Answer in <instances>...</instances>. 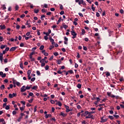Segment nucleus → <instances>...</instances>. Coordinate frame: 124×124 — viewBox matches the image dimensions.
<instances>
[{
	"mask_svg": "<svg viewBox=\"0 0 124 124\" xmlns=\"http://www.w3.org/2000/svg\"><path fill=\"white\" fill-rule=\"evenodd\" d=\"M72 35H73L72 38H76L77 36V33L74 30H73L71 31Z\"/></svg>",
	"mask_w": 124,
	"mask_h": 124,
	"instance_id": "obj_1",
	"label": "nucleus"
},
{
	"mask_svg": "<svg viewBox=\"0 0 124 124\" xmlns=\"http://www.w3.org/2000/svg\"><path fill=\"white\" fill-rule=\"evenodd\" d=\"M16 95H17V94L15 93H13V94L10 93L9 94L10 98H13V97H14V96H16Z\"/></svg>",
	"mask_w": 124,
	"mask_h": 124,
	"instance_id": "obj_2",
	"label": "nucleus"
},
{
	"mask_svg": "<svg viewBox=\"0 0 124 124\" xmlns=\"http://www.w3.org/2000/svg\"><path fill=\"white\" fill-rule=\"evenodd\" d=\"M25 87L26 86L24 85L21 88L20 91L21 92V93H24V92H26V91H27Z\"/></svg>",
	"mask_w": 124,
	"mask_h": 124,
	"instance_id": "obj_3",
	"label": "nucleus"
},
{
	"mask_svg": "<svg viewBox=\"0 0 124 124\" xmlns=\"http://www.w3.org/2000/svg\"><path fill=\"white\" fill-rule=\"evenodd\" d=\"M0 76L2 77V78H4V77H6V74H3V72H0Z\"/></svg>",
	"mask_w": 124,
	"mask_h": 124,
	"instance_id": "obj_4",
	"label": "nucleus"
},
{
	"mask_svg": "<svg viewBox=\"0 0 124 124\" xmlns=\"http://www.w3.org/2000/svg\"><path fill=\"white\" fill-rule=\"evenodd\" d=\"M93 115L88 114V115L86 116L85 119H91V118H93Z\"/></svg>",
	"mask_w": 124,
	"mask_h": 124,
	"instance_id": "obj_5",
	"label": "nucleus"
},
{
	"mask_svg": "<svg viewBox=\"0 0 124 124\" xmlns=\"http://www.w3.org/2000/svg\"><path fill=\"white\" fill-rule=\"evenodd\" d=\"M101 122L102 123H105V122H107V121H108V118H106V119H103V117H102L101 119Z\"/></svg>",
	"mask_w": 124,
	"mask_h": 124,
	"instance_id": "obj_6",
	"label": "nucleus"
},
{
	"mask_svg": "<svg viewBox=\"0 0 124 124\" xmlns=\"http://www.w3.org/2000/svg\"><path fill=\"white\" fill-rule=\"evenodd\" d=\"M17 49V47H12L10 49V52H13V51H15Z\"/></svg>",
	"mask_w": 124,
	"mask_h": 124,
	"instance_id": "obj_7",
	"label": "nucleus"
},
{
	"mask_svg": "<svg viewBox=\"0 0 124 124\" xmlns=\"http://www.w3.org/2000/svg\"><path fill=\"white\" fill-rule=\"evenodd\" d=\"M61 21H63V19H62V17H60L57 22V25H59L61 23Z\"/></svg>",
	"mask_w": 124,
	"mask_h": 124,
	"instance_id": "obj_8",
	"label": "nucleus"
},
{
	"mask_svg": "<svg viewBox=\"0 0 124 124\" xmlns=\"http://www.w3.org/2000/svg\"><path fill=\"white\" fill-rule=\"evenodd\" d=\"M52 117V115L51 114H46L45 115L46 119H48V118H51Z\"/></svg>",
	"mask_w": 124,
	"mask_h": 124,
	"instance_id": "obj_9",
	"label": "nucleus"
},
{
	"mask_svg": "<svg viewBox=\"0 0 124 124\" xmlns=\"http://www.w3.org/2000/svg\"><path fill=\"white\" fill-rule=\"evenodd\" d=\"M2 60H3V57L2 56V54H0V61L1 62H2Z\"/></svg>",
	"mask_w": 124,
	"mask_h": 124,
	"instance_id": "obj_10",
	"label": "nucleus"
},
{
	"mask_svg": "<svg viewBox=\"0 0 124 124\" xmlns=\"http://www.w3.org/2000/svg\"><path fill=\"white\" fill-rule=\"evenodd\" d=\"M30 59L31 60V62H35V59L34 58H32V56H29Z\"/></svg>",
	"mask_w": 124,
	"mask_h": 124,
	"instance_id": "obj_11",
	"label": "nucleus"
},
{
	"mask_svg": "<svg viewBox=\"0 0 124 124\" xmlns=\"http://www.w3.org/2000/svg\"><path fill=\"white\" fill-rule=\"evenodd\" d=\"M60 116H62V117H66V115H65V114H64V113L62 112H61Z\"/></svg>",
	"mask_w": 124,
	"mask_h": 124,
	"instance_id": "obj_12",
	"label": "nucleus"
},
{
	"mask_svg": "<svg viewBox=\"0 0 124 124\" xmlns=\"http://www.w3.org/2000/svg\"><path fill=\"white\" fill-rule=\"evenodd\" d=\"M0 27L1 28V30H4L5 29V25H0Z\"/></svg>",
	"mask_w": 124,
	"mask_h": 124,
	"instance_id": "obj_13",
	"label": "nucleus"
},
{
	"mask_svg": "<svg viewBox=\"0 0 124 124\" xmlns=\"http://www.w3.org/2000/svg\"><path fill=\"white\" fill-rule=\"evenodd\" d=\"M83 2H84V0H80L78 2V4L81 5V4H83Z\"/></svg>",
	"mask_w": 124,
	"mask_h": 124,
	"instance_id": "obj_14",
	"label": "nucleus"
},
{
	"mask_svg": "<svg viewBox=\"0 0 124 124\" xmlns=\"http://www.w3.org/2000/svg\"><path fill=\"white\" fill-rule=\"evenodd\" d=\"M84 117H87V115H88L89 114V111H86L84 113Z\"/></svg>",
	"mask_w": 124,
	"mask_h": 124,
	"instance_id": "obj_15",
	"label": "nucleus"
},
{
	"mask_svg": "<svg viewBox=\"0 0 124 124\" xmlns=\"http://www.w3.org/2000/svg\"><path fill=\"white\" fill-rule=\"evenodd\" d=\"M56 104L58 105V106H60V107H61L62 106V103L61 102V101L58 102Z\"/></svg>",
	"mask_w": 124,
	"mask_h": 124,
	"instance_id": "obj_16",
	"label": "nucleus"
},
{
	"mask_svg": "<svg viewBox=\"0 0 124 124\" xmlns=\"http://www.w3.org/2000/svg\"><path fill=\"white\" fill-rule=\"evenodd\" d=\"M77 88H78V89H81V88H82V85L78 83L77 85Z\"/></svg>",
	"mask_w": 124,
	"mask_h": 124,
	"instance_id": "obj_17",
	"label": "nucleus"
},
{
	"mask_svg": "<svg viewBox=\"0 0 124 124\" xmlns=\"http://www.w3.org/2000/svg\"><path fill=\"white\" fill-rule=\"evenodd\" d=\"M82 35H84V34H85V33H86V31H85L84 29H82Z\"/></svg>",
	"mask_w": 124,
	"mask_h": 124,
	"instance_id": "obj_18",
	"label": "nucleus"
},
{
	"mask_svg": "<svg viewBox=\"0 0 124 124\" xmlns=\"http://www.w3.org/2000/svg\"><path fill=\"white\" fill-rule=\"evenodd\" d=\"M0 90H4L5 86L4 85H2L0 87Z\"/></svg>",
	"mask_w": 124,
	"mask_h": 124,
	"instance_id": "obj_19",
	"label": "nucleus"
},
{
	"mask_svg": "<svg viewBox=\"0 0 124 124\" xmlns=\"http://www.w3.org/2000/svg\"><path fill=\"white\" fill-rule=\"evenodd\" d=\"M20 102L23 104V106L25 107V106L26 105V102L24 101H21Z\"/></svg>",
	"mask_w": 124,
	"mask_h": 124,
	"instance_id": "obj_20",
	"label": "nucleus"
},
{
	"mask_svg": "<svg viewBox=\"0 0 124 124\" xmlns=\"http://www.w3.org/2000/svg\"><path fill=\"white\" fill-rule=\"evenodd\" d=\"M34 12L36 14H37V13H38V12H39V10L35 9V10H34Z\"/></svg>",
	"mask_w": 124,
	"mask_h": 124,
	"instance_id": "obj_21",
	"label": "nucleus"
},
{
	"mask_svg": "<svg viewBox=\"0 0 124 124\" xmlns=\"http://www.w3.org/2000/svg\"><path fill=\"white\" fill-rule=\"evenodd\" d=\"M50 42H51V44H52V45H54V44H55V42H54V39H51V41H50Z\"/></svg>",
	"mask_w": 124,
	"mask_h": 124,
	"instance_id": "obj_22",
	"label": "nucleus"
},
{
	"mask_svg": "<svg viewBox=\"0 0 124 124\" xmlns=\"http://www.w3.org/2000/svg\"><path fill=\"white\" fill-rule=\"evenodd\" d=\"M31 70H29L27 72L28 75H31Z\"/></svg>",
	"mask_w": 124,
	"mask_h": 124,
	"instance_id": "obj_23",
	"label": "nucleus"
},
{
	"mask_svg": "<svg viewBox=\"0 0 124 124\" xmlns=\"http://www.w3.org/2000/svg\"><path fill=\"white\" fill-rule=\"evenodd\" d=\"M37 85H35L32 88V90H37Z\"/></svg>",
	"mask_w": 124,
	"mask_h": 124,
	"instance_id": "obj_24",
	"label": "nucleus"
},
{
	"mask_svg": "<svg viewBox=\"0 0 124 124\" xmlns=\"http://www.w3.org/2000/svg\"><path fill=\"white\" fill-rule=\"evenodd\" d=\"M6 45H1L0 46V49H4V48H5Z\"/></svg>",
	"mask_w": 124,
	"mask_h": 124,
	"instance_id": "obj_25",
	"label": "nucleus"
},
{
	"mask_svg": "<svg viewBox=\"0 0 124 124\" xmlns=\"http://www.w3.org/2000/svg\"><path fill=\"white\" fill-rule=\"evenodd\" d=\"M45 68L46 70H48V69H49V66L48 65H46L45 67Z\"/></svg>",
	"mask_w": 124,
	"mask_h": 124,
	"instance_id": "obj_26",
	"label": "nucleus"
},
{
	"mask_svg": "<svg viewBox=\"0 0 124 124\" xmlns=\"http://www.w3.org/2000/svg\"><path fill=\"white\" fill-rule=\"evenodd\" d=\"M20 109L21 111H24V110H25V106L23 107H20Z\"/></svg>",
	"mask_w": 124,
	"mask_h": 124,
	"instance_id": "obj_27",
	"label": "nucleus"
},
{
	"mask_svg": "<svg viewBox=\"0 0 124 124\" xmlns=\"http://www.w3.org/2000/svg\"><path fill=\"white\" fill-rule=\"evenodd\" d=\"M54 47L55 46H54L53 45L50 46L49 47V50H52Z\"/></svg>",
	"mask_w": 124,
	"mask_h": 124,
	"instance_id": "obj_28",
	"label": "nucleus"
},
{
	"mask_svg": "<svg viewBox=\"0 0 124 124\" xmlns=\"http://www.w3.org/2000/svg\"><path fill=\"white\" fill-rule=\"evenodd\" d=\"M10 107H9V106H6V107H5V109L6 110H9Z\"/></svg>",
	"mask_w": 124,
	"mask_h": 124,
	"instance_id": "obj_29",
	"label": "nucleus"
},
{
	"mask_svg": "<svg viewBox=\"0 0 124 124\" xmlns=\"http://www.w3.org/2000/svg\"><path fill=\"white\" fill-rule=\"evenodd\" d=\"M44 49V46L42 45L40 47V50H43Z\"/></svg>",
	"mask_w": 124,
	"mask_h": 124,
	"instance_id": "obj_30",
	"label": "nucleus"
},
{
	"mask_svg": "<svg viewBox=\"0 0 124 124\" xmlns=\"http://www.w3.org/2000/svg\"><path fill=\"white\" fill-rule=\"evenodd\" d=\"M109 119H110V120H114V117L112 116H108Z\"/></svg>",
	"mask_w": 124,
	"mask_h": 124,
	"instance_id": "obj_31",
	"label": "nucleus"
},
{
	"mask_svg": "<svg viewBox=\"0 0 124 124\" xmlns=\"http://www.w3.org/2000/svg\"><path fill=\"white\" fill-rule=\"evenodd\" d=\"M68 72H69V73H70V74H72V73H73V71L72 70H70L68 71Z\"/></svg>",
	"mask_w": 124,
	"mask_h": 124,
	"instance_id": "obj_32",
	"label": "nucleus"
},
{
	"mask_svg": "<svg viewBox=\"0 0 124 124\" xmlns=\"http://www.w3.org/2000/svg\"><path fill=\"white\" fill-rule=\"evenodd\" d=\"M113 116L114 118H116V119H118V118H120V116L119 115H114Z\"/></svg>",
	"mask_w": 124,
	"mask_h": 124,
	"instance_id": "obj_33",
	"label": "nucleus"
},
{
	"mask_svg": "<svg viewBox=\"0 0 124 124\" xmlns=\"http://www.w3.org/2000/svg\"><path fill=\"white\" fill-rule=\"evenodd\" d=\"M34 81H35V78H31V82H34Z\"/></svg>",
	"mask_w": 124,
	"mask_h": 124,
	"instance_id": "obj_34",
	"label": "nucleus"
},
{
	"mask_svg": "<svg viewBox=\"0 0 124 124\" xmlns=\"http://www.w3.org/2000/svg\"><path fill=\"white\" fill-rule=\"evenodd\" d=\"M36 73L37 74V75H41V73H40V72L39 71H36Z\"/></svg>",
	"mask_w": 124,
	"mask_h": 124,
	"instance_id": "obj_35",
	"label": "nucleus"
},
{
	"mask_svg": "<svg viewBox=\"0 0 124 124\" xmlns=\"http://www.w3.org/2000/svg\"><path fill=\"white\" fill-rule=\"evenodd\" d=\"M20 67L22 69H24V67L23 66V63H20Z\"/></svg>",
	"mask_w": 124,
	"mask_h": 124,
	"instance_id": "obj_36",
	"label": "nucleus"
},
{
	"mask_svg": "<svg viewBox=\"0 0 124 124\" xmlns=\"http://www.w3.org/2000/svg\"><path fill=\"white\" fill-rule=\"evenodd\" d=\"M60 8L61 10H62L63 9V7L62 6V4L60 5Z\"/></svg>",
	"mask_w": 124,
	"mask_h": 124,
	"instance_id": "obj_37",
	"label": "nucleus"
},
{
	"mask_svg": "<svg viewBox=\"0 0 124 124\" xmlns=\"http://www.w3.org/2000/svg\"><path fill=\"white\" fill-rule=\"evenodd\" d=\"M107 93L108 96H111V92H107Z\"/></svg>",
	"mask_w": 124,
	"mask_h": 124,
	"instance_id": "obj_38",
	"label": "nucleus"
},
{
	"mask_svg": "<svg viewBox=\"0 0 124 124\" xmlns=\"http://www.w3.org/2000/svg\"><path fill=\"white\" fill-rule=\"evenodd\" d=\"M50 103H51V104H55V101H54L53 100H51Z\"/></svg>",
	"mask_w": 124,
	"mask_h": 124,
	"instance_id": "obj_39",
	"label": "nucleus"
},
{
	"mask_svg": "<svg viewBox=\"0 0 124 124\" xmlns=\"http://www.w3.org/2000/svg\"><path fill=\"white\" fill-rule=\"evenodd\" d=\"M64 14V11H62L60 12V15H63Z\"/></svg>",
	"mask_w": 124,
	"mask_h": 124,
	"instance_id": "obj_40",
	"label": "nucleus"
},
{
	"mask_svg": "<svg viewBox=\"0 0 124 124\" xmlns=\"http://www.w3.org/2000/svg\"><path fill=\"white\" fill-rule=\"evenodd\" d=\"M3 101V102H7V98H4Z\"/></svg>",
	"mask_w": 124,
	"mask_h": 124,
	"instance_id": "obj_41",
	"label": "nucleus"
},
{
	"mask_svg": "<svg viewBox=\"0 0 124 124\" xmlns=\"http://www.w3.org/2000/svg\"><path fill=\"white\" fill-rule=\"evenodd\" d=\"M61 62H62V61H61V60H58V61H57V63H58V64H61Z\"/></svg>",
	"mask_w": 124,
	"mask_h": 124,
	"instance_id": "obj_42",
	"label": "nucleus"
},
{
	"mask_svg": "<svg viewBox=\"0 0 124 124\" xmlns=\"http://www.w3.org/2000/svg\"><path fill=\"white\" fill-rule=\"evenodd\" d=\"M63 28L66 29L67 28H68V26L64 24L63 26Z\"/></svg>",
	"mask_w": 124,
	"mask_h": 124,
	"instance_id": "obj_43",
	"label": "nucleus"
},
{
	"mask_svg": "<svg viewBox=\"0 0 124 124\" xmlns=\"http://www.w3.org/2000/svg\"><path fill=\"white\" fill-rule=\"evenodd\" d=\"M3 40V37L0 36V42H1Z\"/></svg>",
	"mask_w": 124,
	"mask_h": 124,
	"instance_id": "obj_44",
	"label": "nucleus"
},
{
	"mask_svg": "<svg viewBox=\"0 0 124 124\" xmlns=\"http://www.w3.org/2000/svg\"><path fill=\"white\" fill-rule=\"evenodd\" d=\"M43 66H45V62H42L41 63V67H43Z\"/></svg>",
	"mask_w": 124,
	"mask_h": 124,
	"instance_id": "obj_45",
	"label": "nucleus"
},
{
	"mask_svg": "<svg viewBox=\"0 0 124 124\" xmlns=\"http://www.w3.org/2000/svg\"><path fill=\"white\" fill-rule=\"evenodd\" d=\"M57 73H58V74H62V72H61L60 70H59L57 71Z\"/></svg>",
	"mask_w": 124,
	"mask_h": 124,
	"instance_id": "obj_46",
	"label": "nucleus"
},
{
	"mask_svg": "<svg viewBox=\"0 0 124 124\" xmlns=\"http://www.w3.org/2000/svg\"><path fill=\"white\" fill-rule=\"evenodd\" d=\"M24 45H25L24 44V43H21L20 44V47H24Z\"/></svg>",
	"mask_w": 124,
	"mask_h": 124,
	"instance_id": "obj_47",
	"label": "nucleus"
},
{
	"mask_svg": "<svg viewBox=\"0 0 124 124\" xmlns=\"http://www.w3.org/2000/svg\"><path fill=\"white\" fill-rule=\"evenodd\" d=\"M78 64L76 63L75 64V68H78Z\"/></svg>",
	"mask_w": 124,
	"mask_h": 124,
	"instance_id": "obj_48",
	"label": "nucleus"
},
{
	"mask_svg": "<svg viewBox=\"0 0 124 124\" xmlns=\"http://www.w3.org/2000/svg\"><path fill=\"white\" fill-rule=\"evenodd\" d=\"M96 99L97 100V102H99V101H100L101 99L99 98V97H96Z\"/></svg>",
	"mask_w": 124,
	"mask_h": 124,
	"instance_id": "obj_49",
	"label": "nucleus"
},
{
	"mask_svg": "<svg viewBox=\"0 0 124 124\" xmlns=\"http://www.w3.org/2000/svg\"><path fill=\"white\" fill-rule=\"evenodd\" d=\"M44 39H45V40H48V36H45Z\"/></svg>",
	"mask_w": 124,
	"mask_h": 124,
	"instance_id": "obj_50",
	"label": "nucleus"
},
{
	"mask_svg": "<svg viewBox=\"0 0 124 124\" xmlns=\"http://www.w3.org/2000/svg\"><path fill=\"white\" fill-rule=\"evenodd\" d=\"M45 62V60L44 59H43L40 60V62L42 63V62Z\"/></svg>",
	"mask_w": 124,
	"mask_h": 124,
	"instance_id": "obj_51",
	"label": "nucleus"
},
{
	"mask_svg": "<svg viewBox=\"0 0 124 124\" xmlns=\"http://www.w3.org/2000/svg\"><path fill=\"white\" fill-rule=\"evenodd\" d=\"M78 15L79 16H80V17H83L84 16L82 15V13H78Z\"/></svg>",
	"mask_w": 124,
	"mask_h": 124,
	"instance_id": "obj_52",
	"label": "nucleus"
},
{
	"mask_svg": "<svg viewBox=\"0 0 124 124\" xmlns=\"http://www.w3.org/2000/svg\"><path fill=\"white\" fill-rule=\"evenodd\" d=\"M0 123H4V119H0Z\"/></svg>",
	"mask_w": 124,
	"mask_h": 124,
	"instance_id": "obj_53",
	"label": "nucleus"
},
{
	"mask_svg": "<svg viewBox=\"0 0 124 124\" xmlns=\"http://www.w3.org/2000/svg\"><path fill=\"white\" fill-rule=\"evenodd\" d=\"M29 103H31L32 101H33V99H31V100L28 101Z\"/></svg>",
	"mask_w": 124,
	"mask_h": 124,
	"instance_id": "obj_54",
	"label": "nucleus"
},
{
	"mask_svg": "<svg viewBox=\"0 0 124 124\" xmlns=\"http://www.w3.org/2000/svg\"><path fill=\"white\" fill-rule=\"evenodd\" d=\"M4 62H5L6 63L8 62V59H5L4 60Z\"/></svg>",
	"mask_w": 124,
	"mask_h": 124,
	"instance_id": "obj_55",
	"label": "nucleus"
},
{
	"mask_svg": "<svg viewBox=\"0 0 124 124\" xmlns=\"http://www.w3.org/2000/svg\"><path fill=\"white\" fill-rule=\"evenodd\" d=\"M77 108L78 109H81V108H82L80 106V105H78L77 106Z\"/></svg>",
	"mask_w": 124,
	"mask_h": 124,
	"instance_id": "obj_56",
	"label": "nucleus"
},
{
	"mask_svg": "<svg viewBox=\"0 0 124 124\" xmlns=\"http://www.w3.org/2000/svg\"><path fill=\"white\" fill-rule=\"evenodd\" d=\"M119 81H120V82H123V81H124V78H121L119 79Z\"/></svg>",
	"mask_w": 124,
	"mask_h": 124,
	"instance_id": "obj_57",
	"label": "nucleus"
},
{
	"mask_svg": "<svg viewBox=\"0 0 124 124\" xmlns=\"http://www.w3.org/2000/svg\"><path fill=\"white\" fill-rule=\"evenodd\" d=\"M16 85L18 86V87H19V86H20V82L16 81Z\"/></svg>",
	"mask_w": 124,
	"mask_h": 124,
	"instance_id": "obj_58",
	"label": "nucleus"
},
{
	"mask_svg": "<svg viewBox=\"0 0 124 124\" xmlns=\"http://www.w3.org/2000/svg\"><path fill=\"white\" fill-rule=\"evenodd\" d=\"M30 34H31V32L28 31L27 33H26V35L27 36H29L30 35Z\"/></svg>",
	"mask_w": 124,
	"mask_h": 124,
	"instance_id": "obj_59",
	"label": "nucleus"
},
{
	"mask_svg": "<svg viewBox=\"0 0 124 124\" xmlns=\"http://www.w3.org/2000/svg\"><path fill=\"white\" fill-rule=\"evenodd\" d=\"M29 96H32V95H33V93H29Z\"/></svg>",
	"mask_w": 124,
	"mask_h": 124,
	"instance_id": "obj_60",
	"label": "nucleus"
},
{
	"mask_svg": "<svg viewBox=\"0 0 124 124\" xmlns=\"http://www.w3.org/2000/svg\"><path fill=\"white\" fill-rule=\"evenodd\" d=\"M30 89H31V86H27L26 87V90H30Z\"/></svg>",
	"mask_w": 124,
	"mask_h": 124,
	"instance_id": "obj_61",
	"label": "nucleus"
},
{
	"mask_svg": "<svg viewBox=\"0 0 124 124\" xmlns=\"http://www.w3.org/2000/svg\"><path fill=\"white\" fill-rule=\"evenodd\" d=\"M15 8H16V10H18V9H19V6L16 5Z\"/></svg>",
	"mask_w": 124,
	"mask_h": 124,
	"instance_id": "obj_62",
	"label": "nucleus"
},
{
	"mask_svg": "<svg viewBox=\"0 0 124 124\" xmlns=\"http://www.w3.org/2000/svg\"><path fill=\"white\" fill-rule=\"evenodd\" d=\"M16 114H17V112H16L15 110H14L13 111V115H16Z\"/></svg>",
	"mask_w": 124,
	"mask_h": 124,
	"instance_id": "obj_63",
	"label": "nucleus"
},
{
	"mask_svg": "<svg viewBox=\"0 0 124 124\" xmlns=\"http://www.w3.org/2000/svg\"><path fill=\"white\" fill-rule=\"evenodd\" d=\"M106 75H107V76H110V73H109V72H108Z\"/></svg>",
	"mask_w": 124,
	"mask_h": 124,
	"instance_id": "obj_64",
	"label": "nucleus"
}]
</instances>
